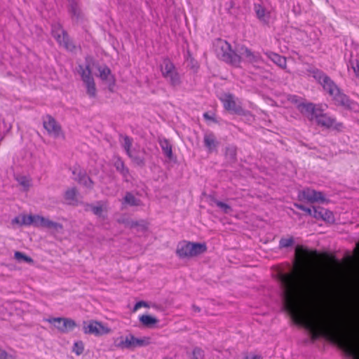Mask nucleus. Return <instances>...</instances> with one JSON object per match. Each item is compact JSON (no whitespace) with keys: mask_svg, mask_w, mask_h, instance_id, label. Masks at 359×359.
Returning <instances> with one entry per match:
<instances>
[{"mask_svg":"<svg viewBox=\"0 0 359 359\" xmlns=\"http://www.w3.org/2000/svg\"><path fill=\"white\" fill-rule=\"evenodd\" d=\"M316 291L282 290L285 310L295 323L309 330L313 341L323 337L337 344L353 359H359V339L348 330L341 318L322 311H309L308 301Z\"/></svg>","mask_w":359,"mask_h":359,"instance_id":"1","label":"nucleus"},{"mask_svg":"<svg viewBox=\"0 0 359 359\" xmlns=\"http://www.w3.org/2000/svg\"><path fill=\"white\" fill-rule=\"evenodd\" d=\"M221 59L235 67H239L243 60L250 64L262 62V57L259 52L252 51L245 45H238L236 50H233L230 43L224 41L221 45Z\"/></svg>","mask_w":359,"mask_h":359,"instance_id":"2","label":"nucleus"},{"mask_svg":"<svg viewBox=\"0 0 359 359\" xmlns=\"http://www.w3.org/2000/svg\"><path fill=\"white\" fill-rule=\"evenodd\" d=\"M297 109L306 116L309 121H315L317 126L331 130L337 133H341L344 129L343 123L338 122L334 116H329L327 113H323L321 107H316L312 102L300 103L297 106Z\"/></svg>","mask_w":359,"mask_h":359,"instance_id":"3","label":"nucleus"},{"mask_svg":"<svg viewBox=\"0 0 359 359\" xmlns=\"http://www.w3.org/2000/svg\"><path fill=\"white\" fill-rule=\"evenodd\" d=\"M95 65H97V61L93 56L88 55L85 57V69L81 65H79V68L82 71L81 75L82 81L86 86L87 94L90 97H95L96 95L95 83L92 76V71Z\"/></svg>","mask_w":359,"mask_h":359,"instance_id":"4","label":"nucleus"},{"mask_svg":"<svg viewBox=\"0 0 359 359\" xmlns=\"http://www.w3.org/2000/svg\"><path fill=\"white\" fill-rule=\"evenodd\" d=\"M207 251L205 243H192L182 241L177 244V255L181 258H191L200 255Z\"/></svg>","mask_w":359,"mask_h":359,"instance_id":"5","label":"nucleus"},{"mask_svg":"<svg viewBox=\"0 0 359 359\" xmlns=\"http://www.w3.org/2000/svg\"><path fill=\"white\" fill-rule=\"evenodd\" d=\"M151 339L147 337L137 338L133 334L120 337L116 341V346L119 348L134 349L137 347L146 346L150 344Z\"/></svg>","mask_w":359,"mask_h":359,"instance_id":"6","label":"nucleus"},{"mask_svg":"<svg viewBox=\"0 0 359 359\" xmlns=\"http://www.w3.org/2000/svg\"><path fill=\"white\" fill-rule=\"evenodd\" d=\"M309 72L313 77L323 86L324 90L328 93L330 95H334V93L339 89L334 81L322 70L313 68Z\"/></svg>","mask_w":359,"mask_h":359,"instance_id":"7","label":"nucleus"},{"mask_svg":"<svg viewBox=\"0 0 359 359\" xmlns=\"http://www.w3.org/2000/svg\"><path fill=\"white\" fill-rule=\"evenodd\" d=\"M43 128L48 134L55 139H65V136L62 132V127L59 123L50 114L42 117Z\"/></svg>","mask_w":359,"mask_h":359,"instance_id":"8","label":"nucleus"},{"mask_svg":"<svg viewBox=\"0 0 359 359\" xmlns=\"http://www.w3.org/2000/svg\"><path fill=\"white\" fill-rule=\"evenodd\" d=\"M83 330L85 334H93L95 336H102L109 334L111 332V330L107 325L94 320L84 322Z\"/></svg>","mask_w":359,"mask_h":359,"instance_id":"9","label":"nucleus"},{"mask_svg":"<svg viewBox=\"0 0 359 359\" xmlns=\"http://www.w3.org/2000/svg\"><path fill=\"white\" fill-rule=\"evenodd\" d=\"M220 100L223 103L224 108L231 114L239 116L245 115V109L239 103L236 102L233 94L224 93L220 97Z\"/></svg>","mask_w":359,"mask_h":359,"instance_id":"10","label":"nucleus"},{"mask_svg":"<svg viewBox=\"0 0 359 359\" xmlns=\"http://www.w3.org/2000/svg\"><path fill=\"white\" fill-rule=\"evenodd\" d=\"M297 197L299 201L311 203L317 202L323 203L325 201V196L323 192L311 188H305L299 191Z\"/></svg>","mask_w":359,"mask_h":359,"instance_id":"11","label":"nucleus"},{"mask_svg":"<svg viewBox=\"0 0 359 359\" xmlns=\"http://www.w3.org/2000/svg\"><path fill=\"white\" fill-rule=\"evenodd\" d=\"M46 320L53 325L62 333L72 331L76 327V322L68 318H50Z\"/></svg>","mask_w":359,"mask_h":359,"instance_id":"12","label":"nucleus"},{"mask_svg":"<svg viewBox=\"0 0 359 359\" xmlns=\"http://www.w3.org/2000/svg\"><path fill=\"white\" fill-rule=\"evenodd\" d=\"M53 36L59 45L67 50L73 52L76 49V46L65 29L59 28L57 30L53 31Z\"/></svg>","mask_w":359,"mask_h":359,"instance_id":"13","label":"nucleus"},{"mask_svg":"<svg viewBox=\"0 0 359 359\" xmlns=\"http://www.w3.org/2000/svg\"><path fill=\"white\" fill-rule=\"evenodd\" d=\"M99 74L97 76L100 78L101 80L105 81L108 85L110 91H113V87L115 86V78L111 74V69L105 65L102 68H99Z\"/></svg>","mask_w":359,"mask_h":359,"instance_id":"14","label":"nucleus"},{"mask_svg":"<svg viewBox=\"0 0 359 359\" xmlns=\"http://www.w3.org/2000/svg\"><path fill=\"white\" fill-rule=\"evenodd\" d=\"M332 96L333 97L335 104L341 106L346 109H351V105L353 104V102L340 89L337 90L334 95Z\"/></svg>","mask_w":359,"mask_h":359,"instance_id":"15","label":"nucleus"},{"mask_svg":"<svg viewBox=\"0 0 359 359\" xmlns=\"http://www.w3.org/2000/svg\"><path fill=\"white\" fill-rule=\"evenodd\" d=\"M313 217L317 219H322L327 222H334L333 213L322 207L313 208Z\"/></svg>","mask_w":359,"mask_h":359,"instance_id":"16","label":"nucleus"},{"mask_svg":"<svg viewBox=\"0 0 359 359\" xmlns=\"http://www.w3.org/2000/svg\"><path fill=\"white\" fill-rule=\"evenodd\" d=\"M203 142L204 146L208 149L210 153L216 151L219 144L215 134L212 132L205 134Z\"/></svg>","mask_w":359,"mask_h":359,"instance_id":"17","label":"nucleus"},{"mask_svg":"<svg viewBox=\"0 0 359 359\" xmlns=\"http://www.w3.org/2000/svg\"><path fill=\"white\" fill-rule=\"evenodd\" d=\"M40 219L39 221V226L40 227H44L49 229H52L55 232H60L63 229L62 224L55 222L53 221H51L48 219V218L43 217L41 216V218H39Z\"/></svg>","mask_w":359,"mask_h":359,"instance_id":"18","label":"nucleus"},{"mask_svg":"<svg viewBox=\"0 0 359 359\" xmlns=\"http://www.w3.org/2000/svg\"><path fill=\"white\" fill-rule=\"evenodd\" d=\"M265 54L271 59L275 64L280 67L285 69L287 66L286 58L278 53L273 52H266Z\"/></svg>","mask_w":359,"mask_h":359,"instance_id":"19","label":"nucleus"},{"mask_svg":"<svg viewBox=\"0 0 359 359\" xmlns=\"http://www.w3.org/2000/svg\"><path fill=\"white\" fill-rule=\"evenodd\" d=\"M20 216H21L20 225L34 224L36 226H39L40 219L39 218H41L40 215H22Z\"/></svg>","mask_w":359,"mask_h":359,"instance_id":"20","label":"nucleus"},{"mask_svg":"<svg viewBox=\"0 0 359 359\" xmlns=\"http://www.w3.org/2000/svg\"><path fill=\"white\" fill-rule=\"evenodd\" d=\"M119 141H120V143H121L122 147L126 151V154L129 157H132L131 153H130V147L133 142V139L128 135H123L122 134H120L119 135Z\"/></svg>","mask_w":359,"mask_h":359,"instance_id":"21","label":"nucleus"},{"mask_svg":"<svg viewBox=\"0 0 359 359\" xmlns=\"http://www.w3.org/2000/svg\"><path fill=\"white\" fill-rule=\"evenodd\" d=\"M163 77L166 79L173 87L178 86L181 83L180 76L176 69L171 72L170 74L163 76Z\"/></svg>","mask_w":359,"mask_h":359,"instance_id":"22","label":"nucleus"},{"mask_svg":"<svg viewBox=\"0 0 359 359\" xmlns=\"http://www.w3.org/2000/svg\"><path fill=\"white\" fill-rule=\"evenodd\" d=\"M322 258L327 263L330 268L337 270L340 267L339 262L335 259L334 256L328 254H323Z\"/></svg>","mask_w":359,"mask_h":359,"instance_id":"23","label":"nucleus"},{"mask_svg":"<svg viewBox=\"0 0 359 359\" xmlns=\"http://www.w3.org/2000/svg\"><path fill=\"white\" fill-rule=\"evenodd\" d=\"M139 319L140 323L147 327H152L158 322L157 318L149 315H142Z\"/></svg>","mask_w":359,"mask_h":359,"instance_id":"24","label":"nucleus"},{"mask_svg":"<svg viewBox=\"0 0 359 359\" xmlns=\"http://www.w3.org/2000/svg\"><path fill=\"white\" fill-rule=\"evenodd\" d=\"M175 69V67L171 60L169 58H165L163 61V64L161 66V70L163 76L168 74H170V72Z\"/></svg>","mask_w":359,"mask_h":359,"instance_id":"25","label":"nucleus"},{"mask_svg":"<svg viewBox=\"0 0 359 359\" xmlns=\"http://www.w3.org/2000/svg\"><path fill=\"white\" fill-rule=\"evenodd\" d=\"M159 143L165 156L166 157H172L171 144L167 140H161Z\"/></svg>","mask_w":359,"mask_h":359,"instance_id":"26","label":"nucleus"},{"mask_svg":"<svg viewBox=\"0 0 359 359\" xmlns=\"http://www.w3.org/2000/svg\"><path fill=\"white\" fill-rule=\"evenodd\" d=\"M212 202L218 207L225 214H228L229 213L232 209L231 208L230 205H229L228 204L225 203H223L220 201H218L215 198H212Z\"/></svg>","mask_w":359,"mask_h":359,"instance_id":"27","label":"nucleus"},{"mask_svg":"<svg viewBox=\"0 0 359 359\" xmlns=\"http://www.w3.org/2000/svg\"><path fill=\"white\" fill-rule=\"evenodd\" d=\"M255 11L257 18L260 20L265 21L266 9L260 4H255Z\"/></svg>","mask_w":359,"mask_h":359,"instance_id":"28","label":"nucleus"},{"mask_svg":"<svg viewBox=\"0 0 359 359\" xmlns=\"http://www.w3.org/2000/svg\"><path fill=\"white\" fill-rule=\"evenodd\" d=\"M237 147L233 144H228L225 147V156L229 157H236L237 155Z\"/></svg>","mask_w":359,"mask_h":359,"instance_id":"29","label":"nucleus"},{"mask_svg":"<svg viewBox=\"0 0 359 359\" xmlns=\"http://www.w3.org/2000/svg\"><path fill=\"white\" fill-rule=\"evenodd\" d=\"M124 201L126 203L130 205H139L140 201L137 200L135 196L130 193H126L124 197Z\"/></svg>","mask_w":359,"mask_h":359,"instance_id":"30","label":"nucleus"},{"mask_svg":"<svg viewBox=\"0 0 359 359\" xmlns=\"http://www.w3.org/2000/svg\"><path fill=\"white\" fill-rule=\"evenodd\" d=\"M76 191L75 189H72L66 191L65 199L71 204L76 201Z\"/></svg>","mask_w":359,"mask_h":359,"instance_id":"31","label":"nucleus"},{"mask_svg":"<svg viewBox=\"0 0 359 359\" xmlns=\"http://www.w3.org/2000/svg\"><path fill=\"white\" fill-rule=\"evenodd\" d=\"M294 243V238L292 236H290L287 238H283L280 240L279 246L281 248H285L290 247Z\"/></svg>","mask_w":359,"mask_h":359,"instance_id":"32","label":"nucleus"},{"mask_svg":"<svg viewBox=\"0 0 359 359\" xmlns=\"http://www.w3.org/2000/svg\"><path fill=\"white\" fill-rule=\"evenodd\" d=\"M14 257L18 261H24L27 263H33L34 262L30 257L19 251L15 252Z\"/></svg>","mask_w":359,"mask_h":359,"instance_id":"33","label":"nucleus"},{"mask_svg":"<svg viewBox=\"0 0 359 359\" xmlns=\"http://www.w3.org/2000/svg\"><path fill=\"white\" fill-rule=\"evenodd\" d=\"M69 11L71 13L72 17H75L76 19L79 18L80 10H79L78 5L76 2H72L70 4Z\"/></svg>","mask_w":359,"mask_h":359,"instance_id":"34","label":"nucleus"},{"mask_svg":"<svg viewBox=\"0 0 359 359\" xmlns=\"http://www.w3.org/2000/svg\"><path fill=\"white\" fill-rule=\"evenodd\" d=\"M84 350V345L82 341H76L74 344L73 351L78 355H81Z\"/></svg>","mask_w":359,"mask_h":359,"instance_id":"35","label":"nucleus"},{"mask_svg":"<svg viewBox=\"0 0 359 359\" xmlns=\"http://www.w3.org/2000/svg\"><path fill=\"white\" fill-rule=\"evenodd\" d=\"M20 185L27 189L30 186V180L25 176H19L16 178Z\"/></svg>","mask_w":359,"mask_h":359,"instance_id":"36","label":"nucleus"},{"mask_svg":"<svg viewBox=\"0 0 359 359\" xmlns=\"http://www.w3.org/2000/svg\"><path fill=\"white\" fill-rule=\"evenodd\" d=\"M294 206L297 208L304 211L307 215L313 217V209H311V208H306L304 205H303L302 204H298V203H295Z\"/></svg>","mask_w":359,"mask_h":359,"instance_id":"37","label":"nucleus"},{"mask_svg":"<svg viewBox=\"0 0 359 359\" xmlns=\"http://www.w3.org/2000/svg\"><path fill=\"white\" fill-rule=\"evenodd\" d=\"M116 168L117 170H120V172L123 175L124 177H126V174L128 173V170L124 168L123 163L122 161L118 160L116 163Z\"/></svg>","mask_w":359,"mask_h":359,"instance_id":"38","label":"nucleus"},{"mask_svg":"<svg viewBox=\"0 0 359 359\" xmlns=\"http://www.w3.org/2000/svg\"><path fill=\"white\" fill-rule=\"evenodd\" d=\"M142 307H149V305L147 302H144V301H140L138 302H137L134 307H133V312H136L137 310H139L140 308Z\"/></svg>","mask_w":359,"mask_h":359,"instance_id":"39","label":"nucleus"},{"mask_svg":"<svg viewBox=\"0 0 359 359\" xmlns=\"http://www.w3.org/2000/svg\"><path fill=\"white\" fill-rule=\"evenodd\" d=\"M350 63L353 69V72L355 74V76L359 79V62L354 60H351Z\"/></svg>","mask_w":359,"mask_h":359,"instance_id":"40","label":"nucleus"},{"mask_svg":"<svg viewBox=\"0 0 359 359\" xmlns=\"http://www.w3.org/2000/svg\"><path fill=\"white\" fill-rule=\"evenodd\" d=\"M80 182L83 183L85 186L90 187L92 185V181L88 177H84L80 180Z\"/></svg>","mask_w":359,"mask_h":359,"instance_id":"41","label":"nucleus"},{"mask_svg":"<svg viewBox=\"0 0 359 359\" xmlns=\"http://www.w3.org/2000/svg\"><path fill=\"white\" fill-rule=\"evenodd\" d=\"M92 210L95 215H100L102 212V206H93Z\"/></svg>","mask_w":359,"mask_h":359,"instance_id":"42","label":"nucleus"},{"mask_svg":"<svg viewBox=\"0 0 359 359\" xmlns=\"http://www.w3.org/2000/svg\"><path fill=\"white\" fill-rule=\"evenodd\" d=\"M203 117L205 120L212 121L215 123H217V120L212 115H210L208 112H205L203 114Z\"/></svg>","mask_w":359,"mask_h":359,"instance_id":"43","label":"nucleus"},{"mask_svg":"<svg viewBox=\"0 0 359 359\" xmlns=\"http://www.w3.org/2000/svg\"><path fill=\"white\" fill-rule=\"evenodd\" d=\"M244 359H262V358L260 355L250 354L246 355Z\"/></svg>","mask_w":359,"mask_h":359,"instance_id":"44","label":"nucleus"},{"mask_svg":"<svg viewBox=\"0 0 359 359\" xmlns=\"http://www.w3.org/2000/svg\"><path fill=\"white\" fill-rule=\"evenodd\" d=\"M7 356V353L4 350L0 349V359H6Z\"/></svg>","mask_w":359,"mask_h":359,"instance_id":"45","label":"nucleus"},{"mask_svg":"<svg viewBox=\"0 0 359 359\" xmlns=\"http://www.w3.org/2000/svg\"><path fill=\"white\" fill-rule=\"evenodd\" d=\"M290 101H291L292 103L297 104V107L298 106V104H300V103H301V102H299L298 97H297V96H295V95H294V96L291 98Z\"/></svg>","mask_w":359,"mask_h":359,"instance_id":"46","label":"nucleus"},{"mask_svg":"<svg viewBox=\"0 0 359 359\" xmlns=\"http://www.w3.org/2000/svg\"><path fill=\"white\" fill-rule=\"evenodd\" d=\"M20 221H21V216L16 217L13 219V224H18L20 225Z\"/></svg>","mask_w":359,"mask_h":359,"instance_id":"47","label":"nucleus"},{"mask_svg":"<svg viewBox=\"0 0 359 359\" xmlns=\"http://www.w3.org/2000/svg\"><path fill=\"white\" fill-rule=\"evenodd\" d=\"M353 252L356 256L359 257V242L356 244Z\"/></svg>","mask_w":359,"mask_h":359,"instance_id":"48","label":"nucleus"},{"mask_svg":"<svg viewBox=\"0 0 359 359\" xmlns=\"http://www.w3.org/2000/svg\"><path fill=\"white\" fill-rule=\"evenodd\" d=\"M102 66L100 65L99 62L97 61V65H93V68H95L99 71V68H102Z\"/></svg>","mask_w":359,"mask_h":359,"instance_id":"49","label":"nucleus"},{"mask_svg":"<svg viewBox=\"0 0 359 359\" xmlns=\"http://www.w3.org/2000/svg\"><path fill=\"white\" fill-rule=\"evenodd\" d=\"M229 4H230L229 8H233V6H234V2H233V1H231L229 2Z\"/></svg>","mask_w":359,"mask_h":359,"instance_id":"50","label":"nucleus"},{"mask_svg":"<svg viewBox=\"0 0 359 359\" xmlns=\"http://www.w3.org/2000/svg\"><path fill=\"white\" fill-rule=\"evenodd\" d=\"M139 226L138 222H133V223L132 224V226H133H133Z\"/></svg>","mask_w":359,"mask_h":359,"instance_id":"51","label":"nucleus"},{"mask_svg":"<svg viewBox=\"0 0 359 359\" xmlns=\"http://www.w3.org/2000/svg\"><path fill=\"white\" fill-rule=\"evenodd\" d=\"M191 68H192V69H194V68H195V65H194V64H192Z\"/></svg>","mask_w":359,"mask_h":359,"instance_id":"52","label":"nucleus"},{"mask_svg":"<svg viewBox=\"0 0 359 359\" xmlns=\"http://www.w3.org/2000/svg\"><path fill=\"white\" fill-rule=\"evenodd\" d=\"M352 259H353V258H352L351 257H348V260H352Z\"/></svg>","mask_w":359,"mask_h":359,"instance_id":"53","label":"nucleus"},{"mask_svg":"<svg viewBox=\"0 0 359 359\" xmlns=\"http://www.w3.org/2000/svg\"><path fill=\"white\" fill-rule=\"evenodd\" d=\"M142 226H143V228H144V229H146V228H147L146 224H143V225H142Z\"/></svg>","mask_w":359,"mask_h":359,"instance_id":"54","label":"nucleus"},{"mask_svg":"<svg viewBox=\"0 0 359 359\" xmlns=\"http://www.w3.org/2000/svg\"><path fill=\"white\" fill-rule=\"evenodd\" d=\"M354 61H355V62H359V58H358V59H355V60H354Z\"/></svg>","mask_w":359,"mask_h":359,"instance_id":"55","label":"nucleus"},{"mask_svg":"<svg viewBox=\"0 0 359 359\" xmlns=\"http://www.w3.org/2000/svg\"><path fill=\"white\" fill-rule=\"evenodd\" d=\"M194 60L193 58L191 59V62H193Z\"/></svg>","mask_w":359,"mask_h":359,"instance_id":"56","label":"nucleus"},{"mask_svg":"<svg viewBox=\"0 0 359 359\" xmlns=\"http://www.w3.org/2000/svg\"><path fill=\"white\" fill-rule=\"evenodd\" d=\"M164 359H170V358H164Z\"/></svg>","mask_w":359,"mask_h":359,"instance_id":"57","label":"nucleus"}]
</instances>
